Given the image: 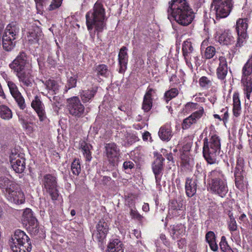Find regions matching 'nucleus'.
<instances>
[{"label": "nucleus", "instance_id": "nucleus-1", "mask_svg": "<svg viewBox=\"0 0 252 252\" xmlns=\"http://www.w3.org/2000/svg\"><path fill=\"white\" fill-rule=\"evenodd\" d=\"M9 67L18 78L19 81L27 87L32 85V75L31 59L24 51H21L9 64Z\"/></svg>", "mask_w": 252, "mask_h": 252}, {"label": "nucleus", "instance_id": "nucleus-2", "mask_svg": "<svg viewBox=\"0 0 252 252\" xmlns=\"http://www.w3.org/2000/svg\"><path fill=\"white\" fill-rule=\"evenodd\" d=\"M168 18L171 17L179 25L187 27L193 21L195 15L187 0H171L167 10Z\"/></svg>", "mask_w": 252, "mask_h": 252}, {"label": "nucleus", "instance_id": "nucleus-3", "mask_svg": "<svg viewBox=\"0 0 252 252\" xmlns=\"http://www.w3.org/2000/svg\"><path fill=\"white\" fill-rule=\"evenodd\" d=\"M85 18L88 31L90 32L94 28L98 37L106 29L105 9L100 1L97 0L94 4L93 8L86 13Z\"/></svg>", "mask_w": 252, "mask_h": 252}, {"label": "nucleus", "instance_id": "nucleus-4", "mask_svg": "<svg viewBox=\"0 0 252 252\" xmlns=\"http://www.w3.org/2000/svg\"><path fill=\"white\" fill-rule=\"evenodd\" d=\"M208 190L212 193L224 197L228 191L226 177L220 169L216 167L207 176Z\"/></svg>", "mask_w": 252, "mask_h": 252}, {"label": "nucleus", "instance_id": "nucleus-5", "mask_svg": "<svg viewBox=\"0 0 252 252\" xmlns=\"http://www.w3.org/2000/svg\"><path fill=\"white\" fill-rule=\"evenodd\" d=\"M202 155L208 164H218L217 158L221 151V138L216 133L210 132L203 139Z\"/></svg>", "mask_w": 252, "mask_h": 252}, {"label": "nucleus", "instance_id": "nucleus-6", "mask_svg": "<svg viewBox=\"0 0 252 252\" xmlns=\"http://www.w3.org/2000/svg\"><path fill=\"white\" fill-rule=\"evenodd\" d=\"M10 245L12 252H30L32 244L29 236L20 229L15 230L10 240Z\"/></svg>", "mask_w": 252, "mask_h": 252}, {"label": "nucleus", "instance_id": "nucleus-7", "mask_svg": "<svg viewBox=\"0 0 252 252\" xmlns=\"http://www.w3.org/2000/svg\"><path fill=\"white\" fill-rule=\"evenodd\" d=\"M252 54L242 69L241 83L245 99L251 100L252 94Z\"/></svg>", "mask_w": 252, "mask_h": 252}, {"label": "nucleus", "instance_id": "nucleus-8", "mask_svg": "<svg viewBox=\"0 0 252 252\" xmlns=\"http://www.w3.org/2000/svg\"><path fill=\"white\" fill-rule=\"evenodd\" d=\"M234 6L233 0H213L211 12L215 15L216 20L225 18L231 13Z\"/></svg>", "mask_w": 252, "mask_h": 252}, {"label": "nucleus", "instance_id": "nucleus-9", "mask_svg": "<svg viewBox=\"0 0 252 252\" xmlns=\"http://www.w3.org/2000/svg\"><path fill=\"white\" fill-rule=\"evenodd\" d=\"M40 184L53 201L58 200L60 193L56 176L50 173L46 174L42 176Z\"/></svg>", "mask_w": 252, "mask_h": 252}, {"label": "nucleus", "instance_id": "nucleus-10", "mask_svg": "<svg viewBox=\"0 0 252 252\" xmlns=\"http://www.w3.org/2000/svg\"><path fill=\"white\" fill-rule=\"evenodd\" d=\"M154 160L152 164V169L155 175L156 187L158 190L161 189V180L164 166V158L162 155L154 153Z\"/></svg>", "mask_w": 252, "mask_h": 252}, {"label": "nucleus", "instance_id": "nucleus-11", "mask_svg": "<svg viewBox=\"0 0 252 252\" xmlns=\"http://www.w3.org/2000/svg\"><path fill=\"white\" fill-rule=\"evenodd\" d=\"M103 155L109 164L113 167L118 165L120 158V150L115 142L104 144Z\"/></svg>", "mask_w": 252, "mask_h": 252}, {"label": "nucleus", "instance_id": "nucleus-12", "mask_svg": "<svg viewBox=\"0 0 252 252\" xmlns=\"http://www.w3.org/2000/svg\"><path fill=\"white\" fill-rule=\"evenodd\" d=\"M244 166V158L241 157L238 158L234 173V182L235 187L241 191H244L248 185V181L243 175Z\"/></svg>", "mask_w": 252, "mask_h": 252}, {"label": "nucleus", "instance_id": "nucleus-13", "mask_svg": "<svg viewBox=\"0 0 252 252\" xmlns=\"http://www.w3.org/2000/svg\"><path fill=\"white\" fill-rule=\"evenodd\" d=\"M249 20L247 18H238L236 22L235 30L237 33V42L235 44L236 47H241L246 42L248 37L247 30L249 26Z\"/></svg>", "mask_w": 252, "mask_h": 252}, {"label": "nucleus", "instance_id": "nucleus-14", "mask_svg": "<svg viewBox=\"0 0 252 252\" xmlns=\"http://www.w3.org/2000/svg\"><path fill=\"white\" fill-rule=\"evenodd\" d=\"M95 228L92 236L97 242L99 247L103 249L109 232V225L104 219H101L96 225Z\"/></svg>", "mask_w": 252, "mask_h": 252}, {"label": "nucleus", "instance_id": "nucleus-15", "mask_svg": "<svg viewBox=\"0 0 252 252\" xmlns=\"http://www.w3.org/2000/svg\"><path fill=\"white\" fill-rule=\"evenodd\" d=\"M67 103V109L70 115L77 118L83 117L85 107L78 96L68 98Z\"/></svg>", "mask_w": 252, "mask_h": 252}, {"label": "nucleus", "instance_id": "nucleus-16", "mask_svg": "<svg viewBox=\"0 0 252 252\" xmlns=\"http://www.w3.org/2000/svg\"><path fill=\"white\" fill-rule=\"evenodd\" d=\"M205 114L203 107L199 106L198 110L193 112L189 117L185 119L182 124L183 129L189 128L192 125L196 124L200 118Z\"/></svg>", "mask_w": 252, "mask_h": 252}, {"label": "nucleus", "instance_id": "nucleus-17", "mask_svg": "<svg viewBox=\"0 0 252 252\" xmlns=\"http://www.w3.org/2000/svg\"><path fill=\"white\" fill-rule=\"evenodd\" d=\"M4 196L9 202L16 205L22 204L25 201V194L18 186L8 192Z\"/></svg>", "mask_w": 252, "mask_h": 252}, {"label": "nucleus", "instance_id": "nucleus-18", "mask_svg": "<svg viewBox=\"0 0 252 252\" xmlns=\"http://www.w3.org/2000/svg\"><path fill=\"white\" fill-rule=\"evenodd\" d=\"M182 52L186 65L189 68H192L191 57L194 54L195 51L192 43L188 39L184 41L182 44Z\"/></svg>", "mask_w": 252, "mask_h": 252}, {"label": "nucleus", "instance_id": "nucleus-19", "mask_svg": "<svg viewBox=\"0 0 252 252\" xmlns=\"http://www.w3.org/2000/svg\"><path fill=\"white\" fill-rule=\"evenodd\" d=\"M10 161L13 169L15 172L22 173L26 168L25 159L18 153H13L10 155Z\"/></svg>", "mask_w": 252, "mask_h": 252}, {"label": "nucleus", "instance_id": "nucleus-20", "mask_svg": "<svg viewBox=\"0 0 252 252\" xmlns=\"http://www.w3.org/2000/svg\"><path fill=\"white\" fill-rule=\"evenodd\" d=\"M31 106L36 113L40 122L47 119L44 105L38 96L34 97L31 103Z\"/></svg>", "mask_w": 252, "mask_h": 252}, {"label": "nucleus", "instance_id": "nucleus-21", "mask_svg": "<svg viewBox=\"0 0 252 252\" xmlns=\"http://www.w3.org/2000/svg\"><path fill=\"white\" fill-rule=\"evenodd\" d=\"M219 66L216 69V75L218 79L223 81L228 73V64L226 58L224 56L219 57Z\"/></svg>", "mask_w": 252, "mask_h": 252}, {"label": "nucleus", "instance_id": "nucleus-22", "mask_svg": "<svg viewBox=\"0 0 252 252\" xmlns=\"http://www.w3.org/2000/svg\"><path fill=\"white\" fill-rule=\"evenodd\" d=\"M199 181L191 177L186 178L185 189L186 195L189 198L193 196L196 193Z\"/></svg>", "mask_w": 252, "mask_h": 252}, {"label": "nucleus", "instance_id": "nucleus-23", "mask_svg": "<svg viewBox=\"0 0 252 252\" xmlns=\"http://www.w3.org/2000/svg\"><path fill=\"white\" fill-rule=\"evenodd\" d=\"M127 50L126 47L123 46L120 49L118 54V63L120 67L119 72L120 73H123L127 68L128 60Z\"/></svg>", "mask_w": 252, "mask_h": 252}, {"label": "nucleus", "instance_id": "nucleus-24", "mask_svg": "<svg viewBox=\"0 0 252 252\" xmlns=\"http://www.w3.org/2000/svg\"><path fill=\"white\" fill-rule=\"evenodd\" d=\"M180 158V167L182 171L186 172H192L194 164L193 159L186 153L181 154Z\"/></svg>", "mask_w": 252, "mask_h": 252}, {"label": "nucleus", "instance_id": "nucleus-25", "mask_svg": "<svg viewBox=\"0 0 252 252\" xmlns=\"http://www.w3.org/2000/svg\"><path fill=\"white\" fill-rule=\"evenodd\" d=\"M186 227L182 223L171 225L169 228V232L173 240H176L185 235Z\"/></svg>", "mask_w": 252, "mask_h": 252}, {"label": "nucleus", "instance_id": "nucleus-26", "mask_svg": "<svg viewBox=\"0 0 252 252\" xmlns=\"http://www.w3.org/2000/svg\"><path fill=\"white\" fill-rule=\"evenodd\" d=\"M17 185L15 182L10 180L6 176L0 177V189L4 195L11 189H14Z\"/></svg>", "mask_w": 252, "mask_h": 252}, {"label": "nucleus", "instance_id": "nucleus-27", "mask_svg": "<svg viewBox=\"0 0 252 252\" xmlns=\"http://www.w3.org/2000/svg\"><path fill=\"white\" fill-rule=\"evenodd\" d=\"M19 31L20 28L18 24L16 22H11L7 25L3 35L16 39L18 38Z\"/></svg>", "mask_w": 252, "mask_h": 252}, {"label": "nucleus", "instance_id": "nucleus-28", "mask_svg": "<svg viewBox=\"0 0 252 252\" xmlns=\"http://www.w3.org/2000/svg\"><path fill=\"white\" fill-rule=\"evenodd\" d=\"M158 134L161 140L166 142L170 141L173 136L171 125L166 124L161 126L159 128Z\"/></svg>", "mask_w": 252, "mask_h": 252}, {"label": "nucleus", "instance_id": "nucleus-29", "mask_svg": "<svg viewBox=\"0 0 252 252\" xmlns=\"http://www.w3.org/2000/svg\"><path fill=\"white\" fill-rule=\"evenodd\" d=\"M97 87H92L88 90H82L80 92V98L84 103L90 102L93 100L96 93Z\"/></svg>", "mask_w": 252, "mask_h": 252}, {"label": "nucleus", "instance_id": "nucleus-30", "mask_svg": "<svg viewBox=\"0 0 252 252\" xmlns=\"http://www.w3.org/2000/svg\"><path fill=\"white\" fill-rule=\"evenodd\" d=\"M28 117V116L25 118L22 116H19L18 119L23 129L28 135H30L35 130V127L34 126L35 125L31 120L29 121L27 118Z\"/></svg>", "mask_w": 252, "mask_h": 252}, {"label": "nucleus", "instance_id": "nucleus-31", "mask_svg": "<svg viewBox=\"0 0 252 252\" xmlns=\"http://www.w3.org/2000/svg\"><path fill=\"white\" fill-rule=\"evenodd\" d=\"M233 99V108L232 113L234 117L237 118L239 117L242 112V108L241 101L240 99L239 93L236 91L234 92L232 96Z\"/></svg>", "mask_w": 252, "mask_h": 252}, {"label": "nucleus", "instance_id": "nucleus-32", "mask_svg": "<svg viewBox=\"0 0 252 252\" xmlns=\"http://www.w3.org/2000/svg\"><path fill=\"white\" fill-rule=\"evenodd\" d=\"M107 249L109 251L117 252H124V246L122 242L118 238L111 239L108 244Z\"/></svg>", "mask_w": 252, "mask_h": 252}, {"label": "nucleus", "instance_id": "nucleus-33", "mask_svg": "<svg viewBox=\"0 0 252 252\" xmlns=\"http://www.w3.org/2000/svg\"><path fill=\"white\" fill-rule=\"evenodd\" d=\"M234 37L229 30L224 31L219 36V41L220 44L230 45L234 42Z\"/></svg>", "mask_w": 252, "mask_h": 252}, {"label": "nucleus", "instance_id": "nucleus-34", "mask_svg": "<svg viewBox=\"0 0 252 252\" xmlns=\"http://www.w3.org/2000/svg\"><path fill=\"white\" fill-rule=\"evenodd\" d=\"M2 44L3 49L6 51L9 52L15 47L16 39L3 35L2 37Z\"/></svg>", "mask_w": 252, "mask_h": 252}, {"label": "nucleus", "instance_id": "nucleus-35", "mask_svg": "<svg viewBox=\"0 0 252 252\" xmlns=\"http://www.w3.org/2000/svg\"><path fill=\"white\" fill-rule=\"evenodd\" d=\"M94 70L96 73L97 77L101 76L107 78L109 76L110 71L108 69V66L105 64L95 65Z\"/></svg>", "mask_w": 252, "mask_h": 252}, {"label": "nucleus", "instance_id": "nucleus-36", "mask_svg": "<svg viewBox=\"0 0 252 252\" xmlns=\"http://www.w3.org/2000/svg\"><path fill=\"white\" fill-rule=\"evenodd\" d=\"M13 113L12 110L6 105H0V118L8 121L12 119Z\"/></svg>", "mask_w": 252, "mask_h": 252}, {"label": "nucleus", "instance_id": "nucleus-37", "mask_svg": "<svg viewBox=\"0 0 252 252\" xmlns=\"http://www.w3.org/2000/svg\"><path fill=\"white\" fill-rule=\"evenodd\" d=\"M71 171L73 175L78 176L81 172V163L79 159L75 158L71 164Z\"/></svg>", "mask_w": 252, "mask_h": 252}, {"label": "nucleus", "instance_id": "nucleus-38", "mask_svg": "<svg viewBox=\"0 0 252 252\" xmlns=\"http://www.w3.org/2000/svg\"><path fill=\"white\" fill-rule=\"evenodd\" d=\"M232 221H227L228 229L231 235L234 237L239 236V232L238 230V225L235 220L232 219Z\"/></svg>", "mask_w": 252, "mask_h": 252}, {"label": "nucleus", "instance_id": "nucleus-39", "mask_svg": "<svg viewBox=\"0 0 252 252\" xmlns=\"http://www.w3.org/2000/svg\"><path fill=\"white\" fill-rule=\"evenodd\" d=\"M202 55L203 57L206 60L212 59L216 54V48L212 45H210L205 48Z\"/></svg>", "mask_w": 252, "mask_h": 252}, {"label": "nucleus", "instance_id": "nucleus-40", "mask_svg": "<svg viewBox=\"0 0 252 252\" xmlns=\"http://www.w3.org/2000/svg\"><path fill=\"white\" fill-rule=\"evenodd\" d=\"M204 170L202 166L201 163H197L195 165V169L193 174V176L191 178L196 179L197 181H199L204 176Z\"/></svg>", "mask_w": 252, "mask_h": 252}, {"label": "nucleus", "instance_id": "nucleus-41", "mask_svg": "<svg viewBox=\"0 0 252 252\" xmlns=\"http://www.w3.org/2000/svg\"><path fill=\"white\" fill-rule=\"evenodd\" d=\"M14 100L16 102L19 108L21 110H24L26 107V104L24 97L21 93L12 95Z\"/></svg>", "mask_w": 252, "mask_h": 252}, {"label": "nucleus", "instance_id": "nucleus-42", "mask_svg": "<svg viewBox=\"0 0 252 252\" xmlns=\"http://www.w3.org/2000/svg\"><path fill=\"white\" fill-rule=\"evenodd\" d=\"M198 83L201 88L205 89H209L212 85V80L205 76H202L199 78Z\"/></svg>", "mask_w": 252, "mask_h": 252}, {"label": "nucleus", "instance_id": "nucleus-43", "mask_svg": "<svg viewBox=\"0 0 252 252\" xmlns=\"http://www.w3.org/2000/svg\"><path fill=\"white\" fill-rule=\"evenodd\" d=\"M179 94V91L177 88H173L166 91L164 93V97L166 102L168 103L172 98H175Z\"/></svg>", "mask_w": 252, "mask_h": 252}, {"label": "nucleus", "instance_id": "nucleus-44", "mask_svg": "<svg viewBox=\"0 0 252 252\" xmlns=\"http://www.w3.org/2000/svg\"><path fill=\"white\" fill-rule=\"evenodd\" d=\"M37 220L35 217L32 218V219L26 221L25 222H23L24 224H25L26 226H27V228L29 229L30 231H36L38 230L37 228Z\"/></svg>", "mask_w": 252, "mask_h": 252}, {"label": "nucleus", "instance_id": "nucleus-45", "mask_svg": "<svg viewBox=\"0 0 252 252\" xmlns=\"http://www.w3.org/2000/svg\"><path fill=\"white\" fill-rule=\"evenodd\" d=\"M45 85L48 90L53 91L56 94L59 90V85L57 82L53 79H49L46 81Z\"/></svg>", "mask_w": 252, "mask_h": 252}, {"label": "nucleus", "instance_id": "nucleus-46", "mask_svg": "<svg viewBox=\"0 0 252 252\" xmlns=\"http://www.w3.org/2000/svg\"><path fill=\"white\" fill-rule=\"evenodd\" d=\"M168 214L169 216L171 217L172 218H182L183 217L184 218L186 212L183 208H181L178 209L174 210L173 211H169Z\"/></svg>", "mask_w": 252, "mask_h": 252}, {"label": "nucleus", "instance_id": "nucleus-47", "mask_svg": "<svg viewBox=\"0 0 252 252\" xmlns=\"http://www.w3.org/2000/svg\"><path fill=\"white\" fill-rule=\"evenodd\" d=\"M199 105L197 103L192 102H187L184 107V110L185 113H189L192 111L198 109Z\"/></svg>", "mask_w": 252, "mask_h": 252}, {"label": "nucleus", "instance_id": "nucleus-48", "mask_svg": "<svg viewBox=\"0 0 252 252\" xmlns=\"http://www.w3.org/2000/svg\"><path fill=\"white\" fill-rule=\"evenodd\" d=\"M6 81L12 96L20 93L17 86L14 82L8 80Z\"/></svg>", "mask_w": 252, "mask_h": 252}, {"label": "nucleus", "instance_id": "nucleus-49", "mask_svg": "<svg viewBox=\"0 0 252 252\" xmlns=\"http://www.w3.org/2000/svg\"><path fill=\"white\" fill-rule=\"evenodd\" d=\"M129 215L132 219L136 220L140 222L142 221L143 217L138 213L135 207L130 209Z\"/></svg>", "mask_w": 252, "mask_h": 252}, {"label": "nucleus", "instance_id": "nucleus-50", "mask_svg": "<svg viewBox=\"0 0 252 252\" xmlns=\"http://www.w3.org/2000/svg\"><path fill=\"white\" fill-rule=\"evenodd\" d=\"M32 210L30 208H26L23 212L22 216V221L25 222L27 220L34 218Z\"/></svg>", "mask_w": 252, "mask_h": 252}, {"label": "nucleus", "instance_id": "nucleus-51", "mask_svg": "<svg viewBox=\"0 0 252 252\" xmlns=\"http://www.w3.org/2000/svg\"><path fill=\"white\" fill-rule=\"evenodd\" d=\"M83 154L86 158V160L90 161L92 159V154L87 144H85L82 148Z\"/></svg>", "mask_w": 252, "mask_h": 252}, {"label": "nucleus", "instance_id": "nucleus-52", "mask_svg": "<svg viewBox=\"0 0 252 252\" xmlns=\"http://www.w3.org/2000/svg\"><path fill=\"white\" fill-rule=\"evenodd\" d=\"M181 208H183V204L181 202H178L177 200L172 199L169 201L168 212Z\"/></svg>", "mask_w": 252, "mask_h": 252}, {"label": "nucleus", "instance_id": "nucleus-53", "mask_svg": "<svg viewBox=\"0 0 252 252\" xmlns=\"http://www.w3.org/2000/svg\"><path fill=\"white\" fill-rule=\"evenodd\" d=\"M77 81V76L75 75L69 77L67 80L66 87L68 89L75 88L76 86Z\"/></svg>", "mask_w": 252, "mask_h": 252}, {"label": "nucleus", "instance_id": "nucleus-54", "mask_svg": "<svg viewBox=\"0 0 252 252\" xmlns=\"http://www.w3.org/2000/svg\"><path fill=\"white\" fill-rule=\"evenodd\" d=\"M63 0H52L49 5L48 10L53 11L59 8L62 5Z\"/></svg>", "mask_w": 252, "mask_h": 252}, {"label": "nucleus", "instance_id": "nucleus-55", "mask_svg": "<svg viewBox=\"0 0 252 252\" xmlns=\"http://www.w3.org/2000/svg\"><path fill=\"white\" fill-rule=\"evenodd\" d=\"M153 99L143 98L142 109L145 112L149 111L152 107Z\"/></svg>", "mask_w": 252, "mask_h": 252}, {"label": "nucleus", "instance_id": "nucleus-56", "mask_svg": "<svg viewBox=\"0 0 252 252\" xmlns=\"http://www.w3.org/2000/svg\"><path fill=\"white\" fill-rule=\"evenodd\" d=\"M134 167L135 164L134 162L130 160L125 161L123 164V168L124 169L126 173H128L129 170L133 169Z\"/></svg>", "mask_w": 252, "mask_h": 252}, {"label": "nucleus", "instance_id": "nucleus-57", "mask_svg": "<svg viewBox=\"0 0 252 252\" xmlns=\"http://www.w3.org/2000/svg\"><path fill=\"white\" fill-rule=\"evenodd\" d=\"M28 40L31 44H33L38 42L39 37L35 31H32L29 32L28 35Z\"/></svg>", "mask_w": 252, "mask_h": 252}, {"label": "nucleus", "instance_id": "nucleus-58", "mask_svg": "<svg viewBox=\"0 0 252 252\" xmlns=\"http://www.w3.org/2000/svg\"><path fill=\"white\" fill-rule=\"evenodd\" d=\"M219 246L221 251H224L226 248H228L229 245H228L226 238L224 236H222L221 237L220 242Z\"/></svg>", "mask_w": 252, "mask_h": 252}, {"label": "nucleus", "instance_id": "nucleus-59", "mask_svg": "<svg viewBox=\"0 0 252 252\" xmlns=\"http://www.w3.org/2000/svg\"><path fill=\"white\" fill-rule=\"evenodd\" d=\"M216 235L213 231H208L205 235V239L207 243L216 240Z\"/></svg>", "mask_w": 252, "mask_h": 252}, {"label": "nucleus", "instance_id": "nucleus-60", "mask_svg": "<svg viewBox=\"0 0 252 252\" xmlns=\"http://www.w3.org/2000/svg\"><path fill=\"white\" fill-rule=\"evenodd\" d=\"M192 142L191 141H189L186 142L184 144V145L182 147V151L183 153H188L190 151L191 148L192 147Z\"/></svg>", "mask_w": 252, "mask_h": 252}, {"label": "nucleus", "instance_id": "nucleus-61", "mask_svg": "<svg viewBox=\"0 0 252 252\" xmlns=\"http://www.w3.org/2000/svg\"><path fill=\"white\" fill-rule=\"evenodd\" d=\"M37 10L43 8L44 5L49 1V0H34Z\"/></svg>", "mask_w": 252, "mask_h": 252}, {"label": "nucleus", "instance_id": "nucleus-62", "mask_svg": "<svg viewBox=\"0 0 252 252\" xmlns=\"http://www.w3.org/2000/svg\"><path fill=\"white\" fill-rule=\"evenodd\" d=\"M156 90L153 88L148 87L147 88L146 93L144 96V98L148 99H152V94L153 93H155Z\"/></svg>", "mask_w": 252, "mask_h": 252}, {"label": "nucleus", "instance_id": "nucleus-63", "mask_svg": "<svg viewBox=\"0 0 252 252\" xmlns=\"http://www.w3.org/2000/svg\"><path fill=\"white\" fill-rule=\"evenodd\" d=\"M111 178L107 176H104L101 180V184L104 186H109L111 182Z\"/></svg>", "mask_w": 252, "mask_h": 252}, {"label": "nucleus", "instance_id": "nucleus-64", "mask_svg": "<svg viewBox=\"0 0 252 252\" xmlns=\"http://www.w3.org/2000/svg\"><path fill=\"white\" fill-rule=\"evenodd\" d=\"M210 246L211 250L214 252H217L218 250L219 247L216 242V240L212 242L208 243Z\"/></svg>", "mask_w": 252, "mask_h": 252}]
</instances>
